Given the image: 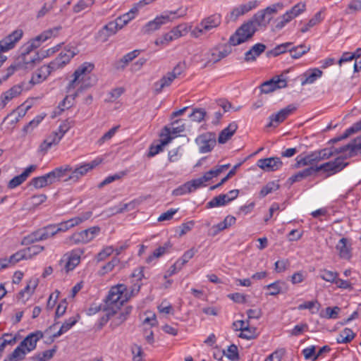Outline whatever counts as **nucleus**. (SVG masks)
I'll list each match as a JSON object with an SVG mask.
<instances>
[{"label":"nucleus","instance_id":"nucleus-1","mask_svg":"<svg viewBox=\"0 0 361 361\" xmlns=\"http://www.w3.org/2000/svg\"><path fill=\"white\" fill-rule=\"evenodd\" d=\"M94 69V64L88 62H85L81 64L73 73V79L70 80L68 86L67 91L70 92L71 90L75 89L76 86L82 82L80 87L72 95L73 99H75L80 93L93 86L94 81H87L86 78Z\"/></svg>","mask_w":361,"mask_h":361},{"label":"nucleus","instance_id":"nucleus-2","mask_svg":"<svg viewBox=\"0 0 361 361\" xmlns=\"http://www.w3.org/2000/svg\"><path fill=\"white\" fill-rule=\"evenodd\" d=\"M126 290L127 288L124 284H118L111 287L104 300L105 305L104 307L107 310L109 309V310L118 311L120 310L124 302L129 299L127 293L123 295Z\"/></svg>","mask_w":361,"mask_h":361},{"label":"nucleus","instance_id":"nucleus-3","mask_svg":"<svg viewBox=\"0 0 361 361\" xmlns=\"http://www.w3.org/2000/svg\"><path fill=\"white\" fill-rule=\"evenodd\" d=\"M68 171H71L68 165L56 168L44 176L32 178L30 185L37 189L44 188L65 176L66 172Z\"/></svg>","mask_w":361,"mask_h":361},{"label":"nucleus","instance_id":"nucleus-4","mask_svg":"<svg viewBox=\"0 0 361 361\" xmlns=\"http://www.w3.org/2000/svg\"><path fill=\"white\" fill-rule=\"evenodd\" d=\"M257 30L258 28L255 27L252 21L248 20L243 23L235 33L230 37L228 43L231 46H237L244 43L250 39Z\"/></svg>","mask_w":361,"mask_h":361},{"label":"nucleus","instance_id":"nucleus-5","mask_svg":"<svg viewBox=\"0 0 361 361\" xmlns=\"http://www.w3.org/2000/svg\"><path fill=\"white\" fill-rule=\"evenodd\" d=\"M180 9L174 11H165L161 16H157L153 20L149 21L145 27L144 32L149 33L158 30L161 25L173 21L186 14L185 10L179 13Z\"/></svg>","mask_w":361,"mask_h":361},{"label":"nucleus","instance_id":"nucleus-6","mask_svg":"<svg viewBox=\"0 0 361 361\" xmlns=\"http://www.w3.org/2000/svg\"><path fill=\"white\" fill-rule=\"evenodd\" d=\"M331 150L332 152V156L347 152L343 156L340 157H342L343 161L344 159L361 154V135L353 139L348 144L343 147H331Z\"/></svg>","mask_w":361,"mask_h":361},{"label":"nucleus","instance_id":"nucleus-7","mask_svg":"<svg viewBox=\"0 0 361 361\" xmlns=\"http://www.w3.org/2000/svg\"><path fill=\"white\" fill-rule=\"evenodd\" d=\"M100 230L99 226H93L75 233L69 238V241L71 244L87 243L98 235Z\"/></svg>","mask_w":361,"mask_h":361},{"label":"nucleus","instance_id":"nucleus-8","mask_svg":"<svg viewBox=\"0 0 361 361\" xmlns=\"http://www.w3.org/2000/svg\"><path fill=\"white\" fill-rule=\"evenodd\" d=\"M195 142L199 146V151L201 153L211 152L216 144V134L212 132H207L200 135Z\"/></svg>","mask_w":361,"mask_h":361},{"label":"nucleus","instance_id":"nucleus-9","mask_svg":"<svg viewBox=\"0 0 361 361\" xmlns=\"http://www.w3.org/2000/svg\"><path fill=\"white\" fill-rule=\"evenodd\" d=\"M348 165V162L342 161V157H337L334 160L326 162L319 166H316L317 172L323 171L328 173L327 176L335 174L342 171L345 167Z\"/></svg>","mask_w":361,"mask_h":361},{"label":"nucleus","instance_id":"nucleus-10","mask_svg":"<svg viewBox=\"0 0 361 361\" xmlns=\"http://www.w3.org/2000/svg\"><path fill=\"white\" fill-rule=\"evenodd\" d=\"M92 213L91 212H87L82 214L80 216H75V217L72 218L68 221H66L61 222L59 224L54 225L56 234L58 232L66 231L68 230L69 228L81 224L84 221L88 219L92 216Z\"/></svg>","mask_w":361,"mask_h":361},{"label":"nucleus","instance_id":"nucleus-11","mask_svg":"<svg viewBox=\"0 0 361 361\" xmlns=\"http://www.w3.org/2000/svg\"><path fill=\"white\" fill-rule=\"evenodd\" d=\"M18 60V66L27 71L33 69L41 61L37 51H34L32 54H20Z\"/></svg>","mask_w":361,"mask_h":361},{"label":"nucleus","instance_id":"nucleus-12","mask_svg":"<svg viewBox=\"0 0 361 361\" xmlns=\"http://www.w3.org/2000/svg\"><path fill=\"white\" fill-rule=\"evenodd\" d=\"M296 107L292 104L287 106L286 108L281 109L277 114H272L269 116V123L267 125V128H276L279 123H282Z\"/></svg>","mask_w":361,"mask_h":361},{"label":"nucleus","instance_id":"nucleus-13","mask_svg":"<svg viewBox=\"0 0 361 361\" xmlns=\"http://www.w3.org/2000/svg\"><path fill=\"white\" fill-rule=\"evenodd\" d=\"M286 85L287 82L285 79L281 78L279 76H276L263 82L260 86V90L262 93L268 94L276 89L286 87Z\"/></svg>","mask_w":361,"mask_h":361},{"label":"nucleus","instance_id":"nucleus-14","mask_svg":"<svg viewBox=\"0 0 361 361\" xmlns=\"http://www.w3.org/2000/svg\"><path fill=\"white\" fill-rule=\"evenodd\" d=\"M61 29V27H54L51 29L47 30L42 32L40 35H37L34 39L30 40L29 46L32 47L35 50L38 48L41 43L45 42L46 40L50 39L52 37H56L57 35L58 31Z\"/></svg>","mask_w":361,"mask_h":361},{"label":"nucleus","instance_id":"nucleus-15","mask_svg":"<svg viewBox=\"0 0 361 361\" xmlns=\"http://www.w3.org/2000/svg\"><path fill=\"white\" fill-rule=\"evenodd\" d=\"M257 165L265 171H275L282 166L283 162L279 157H269L259 159Z\"/></svg>","mask_w":361,"mask_h":361},{"label":"nucleus","instance_id":"nucleus-16","mask_svg":"<svg viewBox=\"0 0 361 361\" xmlns=\"http://www.w3.org/2000/svg\"><path fill=\"white\" fill-rule=\"evenodd\" d=\"M43 336L41 331L31 333L20 342V347H23L27 353L31 352L35 349L37 341L43 338Z\"/></svg>","mask_w":361,"mask_h":361},{"label":"nucleus","instance_id":"nucleus-17","mask_svg":"<svg viewBox=\"0 0 361 361\" xmlns=\"http://www.w3.org/2000/svg\"><path fill=\"white\" fill-rule=\"evenodd\" d=\"M132 309L133 307L131 306H127L119 313L116 311V314L111 317L110 327L112 329H115L123 324L130 314Z\"/></svg>","mask_w":361,"mask_h":361},{"label":"nucleus","instance_id":"nucleus-18","mask_svg":"<svg viewBox=\"0 0 361 361\" xmlns=\"http://www.w3.org/2000/svg\"><path fill=\"white\" fill-rule=\"evenodd\" d=\"M319 162L318 156L316 151L312 152L308 154L301 157L298 156L296 158V163L295 164V168H300L305 166H313V164Z\"/></svg>","mask_w":361,"mask_h":361},{"label":"nucleus","instance_id":"nucleus-19","mask_svg":"<svg viewBox=\"0 0 361 361\" xmlns=\"http://www.w3.org/2000/svg\"><path fill=\"white\" fill-rule=\"evenodd\" d=\"M36 168L37 166L35 165H30L21 174L13 178L8 182V188L9 189H13L21 185L24 181H25L30 174L36 169Z\"/></svg>","mask_w":361,"mask_h":361},{"label":"nucleus","instance_id":"nucleus-20","mask_svg":"<svg viewBox=\"0 0 361 361\" xmlns=\"http://www.w3.org/2000/svg\"><path fill=\"white\" fill-rule=\"evenodd\" d=\"M238 129V124L235 121H233L229 125L223 129L218 137V142L219 144H225L234 135Z\"/></svg>","mask_w":361,"mask_h":361},{"label":"nucleus","instance_id":"nucleus-21","mask_svg":"<svg viewBox=\"0 0 361 361\" xmlns=\"http://www.w3.org/2000/svg\"><path fill=\"white\" fill-rule=\"evenodd\" d=\"M170 127L165 126L164 130L166 132L165 136H171V134H178L183 133L185 129V123L182 119H176L172 121L170 124ZM164 134L161 133V136H164Z\"/></svg>","mask_w":361,"mask_h":361},{"label":"nucleus","instance_id":"nucleus-22","mask_svg":"<svg viewBox=\"0 0 361 361\" xmlns=\"http://www.w3.org/2000/svg\"><path fill=\"white\" fill-rule=\"evenodd\" d=\"M221 23V17L219 14H213L210 16L204 18L200 22L202 26V29L207 30V32L211 30L216 28L220 25Z\"/></svg>","mask_w":361,"mask_h":361},{"label":"nucleus","instance_id":"nucleus-23","mask_svg":"<svg viewBox=\"0 0 361 361\" xmlns=\"http://www.w3.org/2000/svg\"><path fill=\"white\" fill-rule=\"evenodd\" d=\"M51 71L49 69L47 65L42 66L41 68L37 70L35 73L32 75V78L29 81L31 86L40 83L51 73Z\"/></svg>","mask_w":361,"mask_h":361},{"label":"nucleus","instance_id":"nucleus-24","mask_svg":"<svg viewBox=\"0 0 361 361\" xmlns=\"http://www.w3.org/2000/svg\"><path fill=\"white\" fill-rule=\"evenodd\" d=\"M62 138L57 135L56 132H52L39 145V150L44 154L52 146H55L59 143Z\"/></svg>","mask_w":361,"mask_h":361},{"label":"nucleus","instance_id":"nucleus-25","mask_svg":"<svg viewBox=\"0 0 361 361\" xmlns=\"http://www.w3.org/2000/svg\"><path fill=\"white\" fill-rule=\"evenodd\" d=\"M235 221L236 219L234 216L230 215L227 216L223 221L212 227L209 234L212 236L216 235L220 231H224L233 225L235 223Z\"/></svg>","mask_w":361,"mask_h":361},{"label":"nucleus","instance_id":"nucleus-26","mask_svg":"<svg viewBox=\"0 0 361 361\" xmlns=\"http://www.w3.org/2000/svg\"><path fill=\"white\" fill-rule=\"evenodd\" d=\"M258 6V1L256 0L250 1L245 4H241L239 6L233 8L231 11V16L238 18L239 16H243Z\"/></svg>","mask_w":361,"mask_h":361},{"label":"nucleus","instance_id":"nucleus-27","mask_svg":"<svg viewBox=\"0 0 361 361\" xmlns=\"http://www.w3.org/2000/svg\"><path fill=\"white\" fill-rule=\"evenodd\" d=\"M266 49V45L257 43L252 46L250 50L245 53V61L246 62L254 61Z\"/></svg>","mask_w":361,"mask_h":361},{"label":"nucleus","instance_id":"nucleus-28","mask_svg":"<svg viewBox=\"0 0 361 361\" xmlns=\"http://www.w3.org/2000/svg\"><path fill=\"white\" fill-rule=\"evenodd\" d=\"M317 173V171L316 169V166H311L298 171L295 175L292 176L289 178V180L291 183L299 182L307 177L316 176Z\"/></svg>","mask_w":361,"mask_h":361},{"label":"nucleus","instance_id":"nucleus-29","mask_svg":"<svg viewBox=\"0 0 361 361\" xmlns=\"http://www.w3.org/2000/svg\"><path fill=\"white\" fill-rule=\"evenodd\" d=\"M118 30V25L116 21H111L106 25L102 30L99 32V37L104 42L108 40L109 37L114 35Z\"/></svg>","mask_w":361,"mask_h":361},{"label":"nucleus","instance_id":"nucleus-30","mask_svg":"<svg viewBox=\"0 0 361 361\" xmlns=\"http://www.w3.org/2000/svg\"><path fill=\"white\" fill-rule=\"evenodd\" d=\"M323 74V72L319 68H312L310 69L308 71L302 75L305 78L304 80H302L301 85H305L307 84H312L318 78H321Z\"/></svg>","mask_w":361,"mask_h":361},{"label":"nucleus","instance_id":"nucleus-31","mask_svg":"<svg viewBox=\"0 0 361 361\" xmlns=\"http://www.w3.org/2000/svg\"><path fill=\"white\" fill-rule=\"evenodd\" d=\"M140 54V50L135 49L123 56L120 60L116 62L114 66L117 70H123L129 62L136 58Z\"/></svg>","mask_w":361,"mask_h":361},{"label":"nucleus","instance_id":"nucleus-32","mask_svg":"<svg viewBox=\"0 0 361 361\" xmlns=\"http://www.w3.org/2000/svg\"><path fill=\"white\" fill-rule=\"evenodd\" d=\"M69 167L71 168V171H68V172L71 173L67 178L64 179V181L73 180V182H76L88 172V170L85 164L75 168L74 170H72V168L70 166ZM66 173L67 171L66 172L65 176L66 175Z\"/></svg>","mask_w":361,"mask_h":361},{"label":"nucleus","instance_id":"nucleus-33","mask_svg":"<svg viewBox=\"0 0 361 361\" xmlns=\"http://www.w3.org/2000/svg\"><path fill=\"white\" fill-rule=\"evenodd\" d=\"M347 244L348 239L342 238L336 245V248L338 251L341 258L348 259L351 257V253L350 247Z\"/></svg>","mask_w":361,"mask_h":361},{"label":"nucleus","instance_id":"nucleus-34","mask_svg":"<svg viewBox=\"0 0 361 361\" xmlns=\"http://www.w3.org/2000/svg\"><path fill=\"white\" fill-rule=\"evenodd\" d=\"M138 11V8L136 6L132 8L128 13L118 17L116 19V23L118 25V28L121 29L126 25L130 20L133 19L135 16V13Z\"/></svg>","mask_w":361,"mask_h":361},{"label":"nucleus","instance_id":"nucleus-35","mask_svg":"<svg viewBox=\"0 0 361 361\" xmlns=\"http://www.w3.org/2000/svg\"><path fill=\"white\" fill-rule=\"evenodd\" d=\"M175 78L169 72L163 76L159 81L154 83V91L157 94L160 93L162 90L169 87L174 80Z\"/></svg>","mask_w":361,"mask_h":361},{"label":"nucleus","instance_id":"nucleus-36","mask_svg":"<svg viewBox=\"0 0 361 361\" xmlns=\"http://www.w3.org/2000/svg\"><path fill=\"white\" fill-rule=\"evenodd\" d=\"M252 21V25L255 27H266L269 24V20L266 18L265 13L262 10L257 12L250 20Z\"/></svg>","mask_w":361,"mask_h":361},{"label":"nucleus","instance_id":"nucleus-37","mask_svg":"<svg viewBox=\"0 0 361 361\" xmlns=\"http://www.w3.org/2000/svg\"><path fill=\"white\" fill-rule=\"evenodd\" d=\"M82 253V251H73L70 254L68 261L65 265L66 271L73 270L80 263V254Z\"/></svg>","mask_w":361,"mask_h":361},{"label":"nucleus","instance_id":"nucleus-38","mask_svg":"<svg viewBox=\"0 0 361 361\" xmlns=\"http://www.w3.org/2000/svg\"><path fill=\"white\" fill-rule=\"evenodd\" d=\"M230 202L228 195L221 194L218 196L214 197L210 200L207 204V208H212L216 207H221Z\"/></svg>","mask_w":361,"mask_h":361},{"label":"nucleus","instance_id":"nucleus-39","mask_svg":"<svg viewBox=\"0 0 361 361\" xmlns=\"http://www.w3.org/2000/svg\"><path fill=\"white\" fill-rule=\"evenodd\" d=\"M26 350L23 347L19 345L11 353L7 359L4 361H20L24 360L25 355L27 354Z\"/></svg>","mask_w":361,"mask_h":361},{"label":"nucleus","instance_id":"nucleus-40","mask_svg":"<svg viewBox=\"0 0 361 361\" xmlns=\"http://www.w3.org/2000/svg\"><path fill=\"white\" fill-rule=\"evenodd\" d=\"M171 244L170 243V242L165 243L163 246H160L158 248H157L153 252L152 255L147 258V262L149 263L153 260V259L161 257L165 253H166L171 249Z\"/></svg>","mask_w":361,"mask_h":361},{"label":"nucleus","instance_id":"nucleus-41","mask_svg":"<svg viewBox=\"0 0 361 361\" xmlns=\"http://www.w3.org/2000/svg\"><path fill=\"white\" fill-rule=\"evenodd\" d=\"M24 82L20 85H14L11 89L4 92V99L8 102L11 101L13 98L20 95L23 90Z\"/></svg>","mask_w":361,"mask_h":361},{"label":"nucleus","instance_id":"nucleus-42","mask_svg":"<svg viewBox=\"0 0 361 361\" xmlns=\"http://www.w3.org/2000/svg\"><path fill=\"white\" fill-rule=\"evenodd\" d=\"M310 50V46L307 47L305 44H300L296 47H292L289 49L291 57L293 59H299Z\"/></svg>","mask_w":361,"mask_h":361},{"label":"nucleus","instance_id":"nucleus-43","mask_svg":"<svg viewBox=\"0 0 361 361\" xmlns=\"http://www.w3.org/2000/svg\"><path fill=\"white\" fill-rule=\"evenodd\" d=\"M78 54L75 48H65L59 54V56L61 59L64 66L68 63L71 59Z\"/></svg>","mask_w":361,"mask_h":361},{"label":"nucleus","instance_id":"nucleus-44","mask_svg":"<svg viewBox=\"0 0 361 361\" xmlns=\"http://www.w3.org/2000/svg\"><path fill=\"white\" fill-rule=\"evenodd\" d=\"M355 334L350 329L345 328L340 334L339 336L336 339V341L338 343H350L355 338Z\"/></svg>","mask_w":361,"mask_h":361},{"label":"nucleus","instance_id":"nucleus-45","mask_svg":"<svg viewBox=\"0 0 361 361\" xmlns=\"http://www.w3.org/2000/svg\"><path fill=\"white\" fill-rule=\"evenodd\" d=\"M292 45L291 42H286L281 44H279L276 46L273 49L267 52V56H277L281 54L285 53L287 50L289 51V49L290 48Z\"/></svg>","mask_w":361,"mask_h":361},{"label":"nucleus","instance_id":"nucleus-46","mask_svg":"<svg viewBox=\"0 0 361 361\" xmlns=\"http://www.w3.org/2000/svg\"><path fill=\"white\" fill-rule=\"evenodd\" d=\"M197 250L194 247L187 250L185 252L181 258L178 259L175 263L176 266L179 267V269H181L183 267L190 259H192L195 254L196 253Z\"/></svg>","mask_w":361,"mask_h":361},{"label":"nucleus","instance_id":"nucleus-47","mask_svg":"<svg viewBox=\"0 0 361 361\" xmlns=\"http://www.w3.org/2000/svg\"><path fill=\"white\" fill-rule=\"evenodd\" d=\"M173 139L171 136H166L165 138L162 139L161 143L156 146H151L148 152V157H154L160 151L162 150L163 146L169 143Z\"/></svg>","mask_w":361,"mask_h":361},{"label":"nucleus","instance_id":"nucleus-48","mask_svg":"<svg viewBox=\"0 0 361 361\" xmlns=\"http://www.w3.org/2000/svg\"><path fill=\"white\" fill-rule=\"evenodd\" d=\"M282 4L276 3L262 9V11L265 13L266 18L269 20V23L271 22L273 16L278 12V9L282 8Z\"/></svg>","mask_w":361,"mask_h":361},{"label":"nucleus","instance_id":"nucleus-49","mask_svg":"<svg viewBox=\"0 0 361 361\" xmlns=\"http://www.w3.org/2000/svg\"><path fill=\"white\" fill-rule=\"evenodd\" d=\"M338 274L336 271H329L326 269L319 270V277L327 282L334 283Z\"/></svg>","mask_w":361,"mask_h":361},{"label":"nucleus","instance_id":"nucleus-50","mask_svg":"<svg viewBox=\"0 0 361 361\" xmlns=\"http://www.w3.org/2000/svg\"><path fill=\"white\" fill-rule=\"evenodd\" d=\"M44 240L41 230L39 229L35 232H32L29 235L24 238L22 243L23 245H27L34 243L37 241Z\"/></svg>","mask_w":361,"mask_h":361},{"label":"nucleus","instance_id":"nucleus-51","mask_svg":"<svg viewBox=\"0 0 361 361\" xmlns=\"http://www.w3.org/2000/svg\"><path fill=\"white\" fill-rule=\"evenodd\" d=\"M229 53H230V51L226 49H224L223 51H217V50L212 51V52L211 54L212 58L209 59V60L207 61V63L204 65V67H206L207 66V64L211 61H212L214 63L219 61L222 59L227 56Z\"/></svg>","mask_w":361,"mask_h":361},{"label":"nucleus","instance_id":"nucleus-52","mask_svg":"<svg viewBox=\"0 0 361 361\" xmlns=\"http://www.w3.org/2000/svg\"><path fill=\"white\" fill-rule=\"evenodd\" d=\"M27 257L25 254V251L23 250H19L15 254L12 255L8 259H7L8 266L14 265L21 259H27Z\"/></svg>","mask_w":361,"mask_h":361},{"label":"nucleus","instance_id":"nucleus-53","mask_svg":"<svg viewBox=\"0 0 361 361\" xmlns=\"http://www.w3.org/2000/svg\"><path fill=\"white\" fill-rule=\"evenodd\" d=\"M283 284V282L277 281L264 286V288H267L270 290L268 293H267V295H276L279 294L281 292V285Z\"/></svg>","mask_w":361,"mask_h":361},{"label":"nucleus","instance_id":"nucleus-54","mask_svg":"<svg viewBox=\"0 0 361 361\" xmlns=\"http://www.w3.org/2000/svg\"><path fill=\"white\" fill-rule=\"evenodd\" d=\"M239 337L247 340L255 338L256 337V329L250 327L248 324H247L244 331L239 334Z\"/></svg>","mask_w":361,"mask_h":361},{"label":"nucleus","instance_id":"nucleus-55","mask_svg":"<svg viewBox=\"0 0 361 361\" xmlns=\"http://www.w3.org/2000/svg\"><path fill=\"white\" fill-rule=\"evenodd\" d=\"M94 0H80L73 8L74 13H79L94 4Z\"/></svg>","mask_w":361,"mask_h":361},{"label":"nucleus","instance_id":"nucleus-56","mask_svg":"<svg viewBox=\"0 0 361 361\" xmlns=\"http://www.w3.org/2000/svg\"><path fill=\"white\" fill-rule=\"evenodd\" d=\"M30 105H27L25 106L24 104L19 106L16 110H14L11 114L7 116V117L5 119L12 118L13 116H15L16 114H18V116L19 118H23L26 112L30 109Z\"/></svg>","mask_w":361,"mask_h":361},{"label":"nucleus","instance_id":"nucleus-57","mask_svg":"<svg viewBox=\"0 0 361 361\" xmlns=\"http://www.w3.org/2000/svg\"><path fill=\"white\" fill-rule=\"evenodd\" d=\"M206 116V111L203 109H195L192 114H190V118L192 121L195 122H201L204 120Z\"/></svg>","mask_w":361,"mask_h":361},{"label":"nucleus","instance_id":"nucleus-58","mask_svg":"<svg viewBox=\"0 0 361 361\" xmlns=\"http://www.w3.org/2000/svg\"><path fill=\"white\" fill-rule=\"evenodd\" d=\"M279 188V185L275 182H269L260 190V195L265 197L268 194L275 191Z\"/></svg>","mask_w":361,"mask_h":361},{"label":"nucleus","instance_id":"nucleus-59","mask_svg":"<svg viewBox=\"0 0 361 361\" xmlns=\"http://www.w3.org/2000/svg\"><path fill=\"white\" fill-rule=\"evenodd\" d=\"M190 192H192V190L188 181L185 183L179 186L178 188L173 190L172 192V195L174 196H179Z\"/></svg>","mask_w":361,"mask_h":361},{"label":"nucleus","instance_id":"nucleus-60","mask_svg":"<svg viewBox=\"0 0 361 361\" xmlns=\"http://www.w3.org/2000/svg\"><path fill=\"white\" fill-rule=\"evenodd\" d=\"M305 9V4L302 3H299L295 5L290 10L288 11L286 13H288V16H291V18H294L300 13H301Z\"/></svg>","mask_w":361,"mask_h":361},{"label":"nucleus","instance_id":"nucleus-61","mask_svg":"<svg viewBox=\"0 0 361 361\" xmlns=\"http://www.w3.org/2000/svg\"><path fill=\"white\" fill-rule=\"evenodd\" d=\"M125 175H126V173L123 172V171H121L119 173H116V174H114V175H112V176H109L106 177L103 181H102L98 185V188H101L104 187V185H108V184L112 183L113 181L116 180L120 179L121 178H122Z\"/></svg>","mask_w":361,"mask_h":361},{"label":"nucleus","instance_id":"nucleus-62","mask_svg":"<svg viewBox=\"0 0 361 361\" xmlns=\"http://www.w3.org/2000/svg\"><path fill=\"white\" fill-rule=\"evenodd\" d=\"M44 247L41 245H33L24 249L27 259H30L32 256L36 255L43 251Z\"/></svg>","mask_w":361,"mask_h":361},{"label":"nucleus","instance_id":"nucleus-63","mask_svg":"<svg viewBox=\"0 0 361 361\" xmlns=\"http://www.w3.org/2000/svg\"><path fill=\"white\" fill-rule=\"evenodd\" d=\"M56 351V348L55 347L53 349L42 352V353L39 354L36 358L38 360V361H48L54 356Z\"/></svg>","mask_w":361,"mask_h":361},{"label":"nucleus","instance_id":"nucleus-64","mask_svg":"<svg viewBox=\"0 0 361 361\" xmlns=\"http://www.w3.org/2000/svg\"><path fill=\"white\" fill-rule=\"evenodd\" d=\"M40 230H41L44 240H47L49 238L52 237L54 235H56L54 225H49L46 227L40 228Z\"/></svg>","mask_w":361,"mask_h":361}]
</instances>
